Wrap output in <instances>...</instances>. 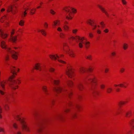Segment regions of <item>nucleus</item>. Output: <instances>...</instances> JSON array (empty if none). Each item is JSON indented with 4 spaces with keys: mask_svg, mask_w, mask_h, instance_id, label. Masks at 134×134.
Listing matches in <instances>:
<instances>
[{
    "mask_svg": "<svg viewBox=\"0 0 134 134\" xmlns=\"http://www.w3.org/2000/svg\"><path fill=\"white\" fill-rule=\"evenodd\" d=\"M116 55V53L115 51L112 52L111 54V56L112 57H114Z\"/></svg>",
    "mask_w": 134,
    "mask_h": 134,
    "instance_id": "nucleus-54",
    "label": "nucleus"
},
{
    "mask_svg": "<svg viewBox=\"0 0 134 134\" xmlns=\"http://www.w3.org/2000/svg\"><path fill=\"white\" fill-rule=\"evenodd\" d=\"M125 69L124 68H121L119 70V72L121 74L123 73L125 71Z\"/></svg>",
    "mask_w": 134,
    "mask_h": 134,
    "instance_id": "nucleus-44",
    "label": "nucleus"
},
{
    "mask_svg": "<svg viewBox=\"0 0 134 134\" xmlns=\"http://www.w3.org/2000/svg\"><path fill=\"white\" fill-rule=\"evenodd\" d=\"M24 9L25 10V11L24 12L22 15V17H24L26 16L27 15V13L26 11L27 10L29 9V6L26 4L24 5Z\"/></svg>",
    "mask_w": 134,
    "mask_h": 134,
    "instance_id": "nucleus-21",
    "label": "nucleus"
},
{
    "mask_svg": "<svg viewBox=\"0 0 134 134\" xmlns=\"http://www.w3.org/2000/svg\"><path fill=\"white\" fill-rule=\"evenodd\" d=\"M41 63H36L34 67V69L37 70H39L41 71L42 70V68L41 66Z\"/></svg>",
    "mask_w": 134,
    "mask_h": 134,
    "instance_id": "nucleus-10",
    "label": "nucleus"
},
{
    "mask_svg": "<svg viewBox=\"0 0 134 134\" xmlns=\"http://www.w3.org/2000/svg\"><path fill=\"white\" fill-rule=\"evenodd\" d=\"M24 20H21L20 21L19 23V25L21 26L24 25Z\"/></svg>",
    "mask_w": 134,
    "mask_h": 134,
    "instance_id": "nucleus-47",
    "label": "nucleus"
},
{
    "mask_svg": "<svg viewBox=\"0 0 134 134\" xmlns=\"http://www.w3.org/2000/svg\"><path fill=\"white\" fill-rule=\"evenodd\" d=\"M66 84L68 87L70 88L74 86V83L71 80H68L66 82Z\"/></svg>",
    "mask_w": 134,
    "mask_h": 134,
    "instance_id": "nucleus-20",
    "label": "nucleus"
},
{
    "mask_svg": "<svg viewBox=\"0 0 134 134\" xmlns=\"http://www.w3.org/2000/svg\"><path fill=\"white\" fill-rule=\"evenodd\" d=\"M48 24L47 22H45L43 25L44 28L45 29H47L48 27Z\"/></svg>",
    "mask_w": 134,
    "mask_h": 134,
    "instance_id": "nucleus-50",
    "label": "nucleus"
},
{
    "mask_svg": "<svg viewBox=\"0 0 134 134\" xmlns=\"http://www.w3.org/2000/svg\"><path fill=\"white\" fill-rule=\"evenodd\" d=\"M50 13L53 15H54L55 14V12L52 9H51L50 10Z\"/></svg>",
    "mask_w": 134,
    "mask_h": 134,
    "instance_id": "nucleus-61",
    "label": "nucleus"
},
{
    "mask_svg": "<svg viewBox=\"0 0 134 134\" xmlns=\"http://www.w3.org/2000/svg\"><path fill=\"white\" fill-rule=\"evenodd\" d=\"M0 34L1 37L3 39H5L8 36V35L4 33L2 29H0Z\"/></svg>",
    "mask_w": 134,
    "mask_h": 134,
    "instance_id": "nucleus-18",
    "label": "nucleus"
},
{
    "mask_svg": "<svg viewBox=\"0 0 134 134\" xmlns=\"http://www.w3.org/2000/svg\"><path fill=\"white\" fill-rule=\"evenodd\" d=\"M91 75H88L86 76L85 77V80H87L91 83L90 89L93 90L92 93V96L95 98L98 97L100 95L99 92L97 90H94L98 85L97 80L96 77L94 75L93 78H92L90 77Z\"/></svg>",
    "mask_w": 134,
    "mask_h": 134,
    "instance_id": "nucleus-1",
    "label": "nucleus"
},
{
    "mask_svg": "<svg viewBox=\"0 0 134 134\" xmlns=\"http://www.w3.org/2000/svg\"><path fill=\"white\" fill-rule=\"evenodd\" d=\"M63 50L66 53H68L70 50L69 47L68 46L64 47L63 48Z\"/></svg>",
    "mask_w": 134,
    "mask_h": 134,
    "instance_id": "nucleus-38",
    "label": "nucleus"
},
{
    "mask_svg": "<svg viewBox=\"0 0 134 134\" xmlns=\"http://www.w3.org/2000/svg\"><path fill=\"white\" fill-rule=\"evenodd\" d=\"M36 9L35 8H33L31 9L29 12L30 14V15H33L35 13Z\"/></svg>",
    "mask_w": 134,
    "mask_h": 134,
    "instance_id": "nucleus-35",
    "label": "nucleus"
},
{
    "mask_svg": "<svg viewBox=\"0 0 134 134\" xmlns=\"http://www.w3.org/2000/svg\"><path fill=\"white\" fill-rule=\"evenodd\" d=\"M121 2L123 4L126 5L127 4V2L125 0H121Z\"/></svg>",
    "mask_w": 134,
    "mask_h": 134,
    "instance_id": "nucleus-63",
    "label": "nucleus"
},
{
    "mask_svg": "<svg viewBox=\"0 0 134 134\" xmlns=\"http://www.w3.org/2000/svg\"><path fill=\"white\" fill-rule=\"evenodd\" d=\"M52 90L53 91L58 94H60L62 92H66L68 90L67 89L60 86L54 87L53 88Z\"/></svg>",
    "mask_w": 134,
    "mask_h": 134,
    "instance_id": "nucleus-4",
    "label": "nucleus"
},
{
    "mask_svg": "<svg viewBox=\"0 0 134 134\" xmlns=\"http://www.w3.org/2000/svg\"><path fill=\"white\" fill-rule=\"evenodd\" d=\"M18 35L15 36H12L11 38L12 41L13 43H15L17 41V37Z\"/></svg>",
    "mask_w": 134,
    "mask_h": 134,
    "instance_id": "nucleus-33",
    "label": "nucleus"
},
{
    "mask_svg": "<svg viewBox=\"0 0 134 134\" xmlns=\"http://www.w3.org/2000/svg\"><path fill=\"white\" fill-rule=\"evenodd\" d=\"M38 32H40L44 36H46L47 35V33L46 30L44 29H41L38 31Z\"/></svg>",
    "mask_w": 134,
    "mask_h": 134,
    "instance_id": "nucleus-31",
    "label": "nucleus"
},
{
    "mask_svg": "<svg viewBox=\"0 0 134 134\" xmlns=\"http://www.w3.org/2000/svg\"><path fill=\"white\" fill-rule=\"evenodd\" d=\"M90 42L89 41L86 42L85 43V48L87 49H88L90 46Z\"/></svg>",
    "mask_w": 134,
    "mask_h": 134,
    "instance_id": "nucleus-36",
    "label": "nucleus"
},
{
    "mask_svg": "<svg viewBox=\"0 0 134 134\" xmlns=\"http://www.w3.org/2000/svg\"><path fill=\"white\" fill-rule=\"evenodd\" d=\"M113 89L112 87H108L107 88L106 92L108 94H110L113 92Z\"/></svg>",
    "mask_w": 134,
    "mask_h": 134,
    "instance_id": "nucleus-32",
    "label": "nucleus"
},
{
    "mask_svg": "<svg viewBox=\"0 0 134 134\" xmlns=\"http://www.w3.org/2000/svg\"><path fill=\"white\" fill-rule=\"evenodd\" d=\"M66 74L69 78H72L75 76L74 70L69 65H68L66 71Z\"/></svg>",
    "mask_w": 134,
    "mask_h": 134,
    "instance_id": "nucleus-3",
    "label": "nucleus"
},
{
    "mask_svg": "<svg viewBox=\"0 0 134 134\" xmlns=\"http://www.w3.org/2000/svg\"><path fill=\"white\" fill-rule=\"evenodd\" d=\"M105 85L103 84H102L100 86V88L102 90H104L105 88Z\"/></svg>",
    "mask_w": 134,
    "mask_h": 134,
    "instance_id": "nucleus-52",
    "label": "nucleus"
},
{
    "mask_svg": "<svg viewBox=\"0 0 134 134\" xmlns=\"http://www.w3.org/2000/svg\"><path fill=\"white\" fill-rule=\"evenodd\" d=\"M42 89L45 95H48L49 94L48 90L47 89V86H43L42 87Z\"/></svg>",
    "mask_w": 134,
    "mask_h": 134,
    "instance_id": "nucleus-19",
    "label": "nucleus"
},
{
    "mask_svg": "<svg viewBox=\"0 0 134 134\" xmlns=\"http://www.w3.org/2000/svg\"><path fill=\"white\" fill-rule=\"evenodd\" d=\"M109 68H107L105 69L104 70V72L105 73H107L109 71Z\"/></svg>",
    "mask_w": 134,
    "mask_h": 134,
    "instance_id": "nucleus-62",
    "label": "nucleus"
},
{
    "mask_svg": "<svg viewBox=\"0 0 134 134\" xmlns=\"http://www.w3.org/2000/svg\"><path fill=\"white\" fill-rule=\"evenodd\" d=\"M49 71L51 72H53L55 71V69L51 67L49 69Z\"/></svg>",
    "mask_w": 134,
    "mask_h": 134,
    "instance_id": "nucleus-53",
    "label": "nucleus"
},
{
    "mask_svg": "<svg viewBox=\"0 0 134 134\" xmlns=\"http://www.w3.org/2000/svg\"><path fill=\"white\" fill-rule=\"evenodd\" d=\"M14 119L17 121H20L21 124L22 123V121L23 122L25 120V118L22 117L20 118L19 115H17L14 117Z\"/></svg>",
    "mask_w": 134,
    "mask_h": 134,
    "instance_id": "nucleus-12",
    "label": "nucleus"
},
{
    "mask_svg": "<svg viewBox=\"0 0 134 134\" xmlns=\"http://www.w3.org/2000/svg\"><path fill=\"white\" fill-rule=\"evenodd\" d=\"M73 95V93L72 92H70L68 93V96L69 98H71Z\"/></svg>",
    "mask_w": 134,
    "mask_h": 134,
    "instance_id": "nucleus-59",
    "label": "nucleus"
},
{
    "mask_svg": "<svg viewBox=\"0 0 134 134\" xmlns=\"http://www.w3.org/2000/svg\"><path fill=\"white\" fill-rule=\"evenodd\" d=\"M81 38H82V40H78V41H79V43L78 44V46L79 48L82 49L83 47V44L84 43L83 42V41L85 40L87 41V39L84 37H81Z\"/></svg>",
    "mask_w": 134,
    "mask_h": 134,
    "instance_id": "nucleus-9",
    "label": "nucleus"
},
{
    "mask_svg": "<svg viewBox=\"0 0 134 134\" xmlns=\"http://www.w3.org/2000/svg\"><path fill=\"white\" fill-rule=\"evenodd\" d=\"M73 17V16L71 12H70L68 14H67L66 16V19L68 20H72Z\"/></svg>",
    "mask_w": 134,
    "mask_h": 134,
    "instance_id": "nucleus-14",
    "label": "nucleus"
},
{
    "mask_svg": "<svg viewBox=\"0 0 134 134\" xmlns=\"http://www.w3.org/2000/svg\"><path fill=\"white\" fill-rule=\"evenodd\" d=\"M15 30L14 29H13L12 30V32H11L10 35V37H12L15 33Z\"/></svg>",
    "mask_w": 134,
    "mask_h": 134,
    "instance_id": "nucleus-57",
    "label": "nucleus"
},
{
    "mask_svg": "<svg viewBox=\"0 0 134 134\" xmlns=\"http://www.w3.org/2000/svg\"><path fill=\"white\" fill-rule=\"evenodd\" d=\"M71 10H72V13L73 12L74 13H76L77 12L76 9L75 8H72Z\"/></svg>",
    "mask_w": 134,
    "mask_h": 134,
    "instance_id": "nucleus-58",
    "label": "nucleus"
},
{
    "mask_svg": "<svg viewBox=\"0 0 134 134\" xmlns=\"http://www.w3.org/2000/svg\"><path fill=\"white\" fill-rule=\"evenodd\" d=\"M21 124V130L22 131L27 132H30L31 131L30 128L28 126L25 121H23V122L22 121V123Z\"/></svg>",
    "mask_w": 134,
    "mask_h": 134,
    "instance_id": "nucleus-5",
    "label": "nucleus"
},
{
    "mask_svg": "<svg viewBox=\"0 0 134 134\" xmlns=\"http://www.w3.org/2000/svg\"><path fill=\"white\" fill-rule=\"evenodd\" d=\"M1 46L2 49H4L6 48L7 45L5 44V42L4 41H2L1 42Z\"/></svg>",
    "mask_w": 134,
    "mask_h": 134,
    "instance_id": "nucleus-34",
    "label": "nucleus"
},
{
    "mask_svg": "<svg viewBox=\"0 0 134 134\" xmlns=\"http://www.w3.org/2000/svg\"><path fill=\"white\" fill-rule=\"evenodd\" d=\"M7 80H3L1 82V86L3 90L5 89V85L7 83Z\"/></svg>",
    "mask_w": 134,
    "mask_h": 134,
    "instance_id": "nucleus-29",
    "label": "nucleus"
},
{
    "mask_svg": "<svg viewBox=\"0 0 134 134\" xmlns=\"http://www.w3.org/2000/svg\"><path fill=\"white\" fill-rule=\"evenodd\" d=\"M76 107L78 110L79 111H80L82 109V107L79 105H77Z\"/></svg>",
    "mask_w": 134,
    "mask_h": 134,
    "instance_id": "nucleus-49",
    "label": "nucleus"
},
{
    "mask_svg": "<svg viewBox=\"0 0 134 134\" xmlns=\"http://www.w3.org/2000/svg\"><path fill=\"white\" fill-rule=\"evenodd\" d=\"M13 127L15 129H17L18 128V124L16 123H14L13 124Z\"/></svg>",
    "mask_w": 134,
    "mask_h": 134,
    "instance_id": "nucleus-45",
    "label": "nucleus"
},
{
    "mask_svg": "<svg viewBox=\"0 0 134 134\" xmlns=\"http://www.w3.org/2000/svg\"><path fill=\"white\" fill-rule=\"evenodd\" d=\"M4 108L5 110L7 111H9L10 110L9 106L7 104H5L4 105Z\"/></svg>",
    "mask_w": 134,
    "mask_h": 134,
    "instance_id": "nucleus-41",
    "label": "nucleus"
},
{
    "mask_svg": "<svg viewBox=\"0 0 134 134\" xmlns=\"http://www.w3.org/2000/svg\"><path fill=\"white\" fill-rule=\"evenodd\" d=\"M130 101V100H129L128 101H126L122 100L120 101L118 103V105L120 108H121L123 105H125L126 103H127Z\"/></svg>",
    "mask_w": 134,
    "mask_h": 134,
    "instance_id": "nucleus-16",
    "label": "nucleus"
},
{
    "mask_svg": "<svg viewBox=\"0 0 134 134\" xmlns=\"http://www.w3.org/2000/svg\"><path fill=\"white\" fill-rule=\"evenodd\" d=\"M129 85L128 83L126 82H123L122 83H120L118 85V86L121 87H123L124 88H126Z\"/></svg>",
    "mask_w": 134,
    "mask_h": 134,
    "instance_id": "nucleus-17",
    "label": "nucleus"
},
{
    "mask_svg": "<svg viewBox=\"0 0 134 134\" xmlns=\"http://www.w3.org/2000/svg\"><path fill=\"white\" fill-rule=\"evenodd\" d=\"M49 58L52 60L54 61L56 60L57 59L59 58V56L57 54L52 55L50 54L49 55Z\"/></svg>",
    "mask_w": 134,
    "mask_h": 134,
    "instance_id": "nucleus-15",
    "label": "nucleus"
},
{
    "mask_svg": "<svg viewBox=\"0 0 134 134\" xmlns=\"http://www.w3.org/2000/svg\"><path fill=\"white\" fill-rule=\"evenodd\" d=\"M60 24V22L59 20H55L52 25L53 27L55 28L56 26H59Z\"/></svg>",
    "mask_w": 134,
    "mask_h": 134,
    "instance_id": "nucleus-23",
    "label": "nucleus"
},
{
    "mask_svg": "<svg viewBox=\"0 0 134 134\" xmlns=\"http://www.w3.org/2000/svg\"><path fill=\"white\" fill-rule=\"evenodd\" d=\"M64 29L65 31H68L69 30V27L68 26L65 25L64 26Z\"/></svg>",
    "mask_w": 134,
    "mask_h": 134,
    "instance_id": "nucleus-48",
    "label": "nucleus"
},
{
    "mask_svg": "<svg viewBox=\"0 0 134 134\" xmlns=\"http://www.w3.org/2000/svg\"><path fill=\"white\" fill-rule=\"evenodd\" d=\"M94 68L91 66H90L88 68H87V71L89 72H92L94 70Z\"/></svg>",
    "mask_w": 134,
    "mask_h": 134,
    "instance_id": "nucleus-39",
    "label": "nucleus"
},
{
    "mask_svg": "<svg viewBox=\"0 0 134 134\" xmlns=\"http://www.w3.org/2000/svg\"><path fill=\"white\" fill-rule=\"evenodd\" d=\"M43 129V127H39L37 130V132L39 133H41L42 132Z\"/></svg>",
    "mask_w": 134,
    "mask_h": 134,
    "instance_id": "nucleus-40",
    "label": "nucleus"
},
{
    "mask_svg": "<svg viewBox=\"0 0 134 134\" xmlns=\"http://www.w3.org/2000/svg\"><path fill=\"white\" fill-rule=\"evenodd\" d=\"M87 68L83 67H81L79 69V72L81 74H83L86 72Z\"/></svg>",
    "mask_w": 134,
    "mask_h": 134,
    "instance_id": "nucleus-22",
    "label": "nucleus"
},
{
    "mask_svg": "<svg viewBox=\"0 0 134 134\" xmlns=\"http://www.w3.org/2000/svg\"><path fill=\"white\" fill-rule=\"evenodd\" d=\"M60 37L63 39L65 38L66 37V35L63 33H61L60 34Z\"/></svg>",
    "mask_w": 134,
    "mask_h": 134,
    "instance_id": "nucleus-43",
    "label": "nucleus"
},
{
    "mask_svg": "<svg viewBox=\"0 0 134 134\" xmlns=\"http://www.w3.org/2000/svg\"><path fill=\"white\" fill-rule=\"evenodd\" d=\"M10 70L11 72L13 74L9 77V81L10 82L9 85L12 90H15L18 88L19 87L18 85L21 82L19 79L15 80H13L15 77V75H17V73L16 72V69L15 67L14 66L11 67L10 68Z\"/></svg>",
    "mask_w": 134,
    "mask_h": 134,
    "instance_id": "nucleus-2",
    "label": "nucleus"
},
{
    "mask_svg": "<svg viewBox=\"0 0 134 134\" xmlns=\"http://www.w3.org/2000/svg\"><path fill=\"white\" fill-rule=\"evenodd\" d=\"M97 6L98 7L100 10L103 13H104L105 14V15L107 17H109V14L105 8H104L103 7L100 5H98Z\"/></svg>",
    "mask_w": 134,
    "mask_h": 134,
    "instance_id": "nucleus-7",
    "label": "nucleus"
},
{
    "mask_svg": "<svg viewBox=\"0 0 134 134\" xmlns=\"http://www.w3.org/2000/svg\"><path fill=\"white\" fill-rule=\"evenodd\" d=\"M70 108H66L64 110V111L66 113H68L70 112Z\"/></svg>",
    "mask_w": 134,
    "mask_h": 134,
    "instance_id": "nucleus-46",
    "label": "nucleus"
},
{
    "mask_svg": "<svg viewBox=\"0 0 134 134\" xmlns=\"http://www.w3.org/2000/svg\"><path fill=\"white\" fill-rule=\"evenodd\" d=\"M100 24L101 25V27L102 28L104 27L105 26V24L104 23L103 21H102L100 23Z\"/></svg>",
    "mask_w": 134,
    "mask_h": 134,
    "instance_id": "nucleus-55",
    "label": "nucleus"
},
{
    "mask_svg": "<svg viewBox=\"0 0 134 134\" xmlns=\"http://www.w3.org/2000/svg\"><path fill=\"white\" fill-rule=\"evenodd\" d=\"M77 30L76 29L73 30L72 31V33L74 34H76L77 31Z\"/></svg>",
    "mask_w": 134,
    "mask_h": 134,
    "instance_id": "nucleus-64",
    "label": "nucleus"
},
{
    "mask_svg": "<svg viewBox=\"0 0 134 134\" xmlns=\"http://www.w3.org/2000/svg\"><path fill=\"white\" fill-rule=\"evenodd\" d=\"M85 58L86 59L90 61L92 60V57L91 55H89L88 56H85Z\"/></svg>",
    "mask_w": 134,
    "mask_h": 134,
    "instance_id": "nucleus-37",
    "label": "nucleus"
},
{
    "mask_svg": "<svg viewBox=\"0 0 134 134\" xmlns=\"http://www.w3.org/2000/svg\"><path fill=\"white\" fill-rule=\"evenodd\" d=\"M130 123L132 126L134 124V119H131L130 121Z\"/></svg>",
    "mask_w": 134,
    "mask_h": 134,
    "instance_id": "nucleus-56",
    "label": "nucleus"
},
{
    "mask_svg": "<svg viewBox=\"0 0 134 134\" xmlns=\"http://www.w3.org/2000/svg\"><path fill=\"white\" fill-rule=\"evenodd\" d=\"M7 10L8 12H11L14 14L16 13L17 12L16 7L12 5H10L8 7Z\"/></svg>",
    "mask_w": 134,
    "mask_h": 134,
    "instance_id": "nucleus-6",
    "label": "nucleus"
},
{
    "mask_svg": "<svg viewBox=\"0 0 134 134\" xmlns=\"http://www.w3.org/2000/svg\"><path fill=\"white\" fill-rule=\"evenodd\" d=\"M95 21L94 20H91V19H89L87 21V23L90 25L91 26H92L96 24L95 23Z\"/></svg>",
    "mask_w": 134,
    "mask_h": 134,
    "instance_id": "nucleus-24",
    "label": "nucleus"
},
{
    "mask_svg": "<svg viewBox=\"0 0 134 134\" xmlns=\"http://www.w3.org/2000/svg\"><path fill=\"white\" fill-rule=\"evenodd\" d=\"M68 46V45L67 43H63V48Z\"/></svg>",
    "mask_w": 134,
    "mask_h": 134,
    "instance_id": "nucleus-60",
    "label": "nucleus"
},
{
    "mask_svg": "<svg viewBox=\"0 0 134 134\" xmlns=\"http://www.w3.org/2000/svg\"><path fill=\"white\" fill-rule=\"evenodd\" d=\"M77 89L80 91H83L84 89V86L82 83L81 82H79L78 83L77 86Z\"/></svg>",
    "mask_w": 134,
    "mask_h": 134,
    "instance_id": "nucleus-13",
    "label": "nucleus"
},
{
    "mask_svg": "<svg viewBox=\"0 0 134 134\" xmlns=\"http://www.w3.org/2000/svg\"><path fill=\"white\" fill-rule=\"evenodd\" d=\"M124 111V110L123 109L120 108L118 109L116 113V115H119L120 114L122 113Z\"/></svg>",
    "mask_w": 134,
    "mask_h": 134,
    "instance_id": "nucleus-30",
    "label": "nucleus"
},
{
    "mask_svg": "<svg viewBox=\"0 0 134 134\" xmlns=\"http://www.w3.org/2000/svg\"><path fill=\"white\" fill-rule=\"evenodd\" d=\"M132 111L131 110H129L127 111L125 115V116L126 118H130L132 115Z\"/></svg>",
    "mask_w": 134,
    "mask_h": 134,
    "instance_id": "nucleus-28",
    "label": "nucleus"
},
{
    "mask_svg": "<svg viewBox=\"0 0 134 134\" xmlns=\"http://www.w3.org/2000/svg\"><path fill=\"white\" fill-rule=\"evenodd\" d=\"M71 9V7H66L63 8V10H64L67 14L68 13H69L70 12H71L70 10Z\"/></svg>",
    "mask_w": 134,
    "mask_h": 134,
    "instance_id": "nucleus-27",
    "label": "nucleus"
},
{
    "mask_svg": "<svg viewBox=\"0 0 134 134\" xmlns=\"http://www.w3.org/2000/svg\"><path fill=\"white\" fill-rule=\"evenodd\" d=\"M10 53L12 54V58L15 60H17L18 59V52H16L14 51H12Z\"/></svg>",
    "mask_w": 134,
    "mask_h": 134,
    "instance_id": "nucleus-8",
    "label": "nucleus"
},
{
    "mask_svg": "<svg viewBox=\"0 0 134 134\" xmlns=\"http://www.w3.org/2000/svg\"><path fill=\"white\" fill-rule=\"evenodd\" d=\"M58 60L59 63H61L62 64H66V62L64 61L63 60H61L58 59Z\"/></svg>",
    "mask_w": 134,
    "mask_h": 134,
    "instance_id": "nucleus-51",
    "label": "nucleus"
},
{
    "mask_svg": "<svg viewBox=\"0 0 134 134\" xmlns=\"http://www.w3.org/2000/svg\"><path fill=\"white\" fill-rule=\"evenodd\" d=\"M53 83L54 85L57 86L58 85L60 82V80L59 79H53Z\"/></svg>",
    "mask_w": 134,
    "mask_h": 134,
    "instance_id": "nucleus-25",
    "label": "nucleus"
},
{
    "mask_svg": "<svg viewBox=\"0 0 134 134\" xmlns=\"http://www.w3.org/2000/svg\"><path fill=\"white\" fill-rule=\"evenodd\" d=\"M128 45L126 43H124L123 45V48L124 50H127L128 48Z\"/></svg>",
    "mask_w": 134,
    "mask_h": 134,
    "instance_id": "nucleus-42",
    "label": "nucleus"
},
{
    "mask_svg": "<svg viewBox=\"0 0 134 134\" xmlns=\"http://www.w3.org/2000/svg\"><path fill=\"white\" fill-rule=\"evenodd\" d=\"M68 53L69 54L70 57L72 58L75 57L76 56V54L72 50H70Z\"/></svg>",
    "mask_w": 134,
    "mask_h": 134,
    "instance_id": "nucleus-26",
    "label": "nucleus"
},
{
    "mask_svg": "<svg viewBox=\"0 0 134 134\" xmlns=\"http://www.w3.org/2000/svg\"><path fill=\"white\" fill-rule=\"evenodd\" d=\"M68 40L71 41H72L74 40H75L76 41H77L78 40H82V38H81V37L79 36H76L75 37L73 36L70 37L68 38Z\"/></svg>",
    "mask_w": 134,
    "mask_h": 134,
    "instance_id": "nucleus-11",
    "label": "nucleus"
}]
</instances>
